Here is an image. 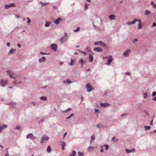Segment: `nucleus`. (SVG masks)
<instances>
[{"instance_id":"60","label":"nucleus","mask_w":156,"mask_h":156,"mask_svg":"<svg viewBox=\"0 0 156 156\" xmlns=\"http://www.w3.org/2000/svg\"><path fill=\"white\" fill-rule=\"evenodd\" d=\"M67 134V132H66L64 134V135H63L64 138H65Z\"/></svg>"},{"instance_id":"18","label":"nucleus","mask_w":156,"mask_h":156,"mask_svg":"<svg viewBox=\"0 0 156 156\" xmlns=\"http://www.w3.org/2000/svg\"><path fill=\"white\" fill-rule=\"evenodd\" d=\"M86 61H84L82 58H81L79 60L78 63H80L81 65H83L85 63Z\"/></svg>"},{"instance_id":"20","label":"nucleus","mask_w":156,"mask_h":156,"mask_svg":"<svg viewBox=\"0 0 156 156\" xmlns=\"http://www.w3.org/2000/svg\"><path fill=\"white\" fill-rule=\"evenodd\" d=\"M89 58L90 59V62H92L93 61V57L92 55L90 54L89 55Z\"/></svg>"},{"instance_id":"39","label":"nucleus","mask_w":156,"mask_h":156,"mask_svg":"<svg viewBox=\"0 0 156 156\" xmlns=\"http://www.w3.org/2000/svg\"><path fill=\"white\" fill-rule=\"evenodd\" d=\"M1 126L2 127V129L4 128H5L7 127V126L6 124H3Z\"/></svg>"},{"instance_id":"7","label":"nucleus","mask_w":156,"mask_h":156,"mask_svg":"<svg viewBox=\"0 0 156 156\" xmlns=\"http://www.w3.org/2000/svg\"><path fill=\"white\" fill-rule=\"evenodd\" d=\"M130 52V50L127 49L123 52V55L125 57H127L129 53Z\"/></svg>"},{"instance_id":"55","label":"nucleus","mask_w":156,"mask_h":156,"mask_svg":"<svg viewBox=\"0 0 156 156\" xmlns=\"http://www.w3.org/2000/svg\"><path fill=\"white\" fill-rule=\"evenodd\" d=\"M67 34L66 33H65L64 35L62 37H63L64 38H65L66 39V37H67Z\"/></svg>"},{"instance_id":"41","label":"nucleus","mask_w":156,"mask_h":156,"mask_svg":"<svg viewBox=\"0 0 156 156\" xmlns=\"http://www.w3.org/2000/svg\"><path fill=\"white\" fill-rule=\"evenodd\" d=\"M40 54L42 55H48L49 54V53H47L45 52H40Z\"/></svg>"},{"instance_id":"57","label":"nucleus","mask_w":156,"mask_h":156,"mask_svg":"<svg viewBox=\"0 0 156 156\" xmlns=\"http://www.w3.org/2000/svg\"><path fill=\"white\" fill-rule=\"evenodd\" d=\"M125 74L128 75V76H129L130 75V73L129 72H126L125 73Z\"/></svg>"},{"instance_id":"59","label":"nucleus","mask_w":156,"mask_h":156,"mask_svg":"<svg viewBox=\"0 0 156 156\" xmlns=\"http://www.w3.org/2000/svg\"><path fill=\"white\" fill-rule=\"evenodd\" d=\"M144 112H145L146 114H147L148 116L149 115V113L147 112L146 110H144Z\"/></svg>"},{"instance_id":"10","label":"nucleus","mask_w":156,"mask_h":156,"mask_svg":"<svg viewBox=\"0 0 156 156\" xmlns=\"http://www.w3.org/2000/svg\"><path fill=\"white\" fill-rule=\"evenodd\" d=\"M138 20L137 19H135L133 20L132 21H129V22H127L126 23V24L128 25H131L134 24Z\"/></svg>"},{"instance_id":"2","label":"nucleus","mask_w":156,"mask_h":156,"mask_svg":"<svg viewBox=\"0 0 156 156\" xmlns=\"http://www.w3.org/2000/svg\"><path fill=\"white\" fill-rule=\"evenodd\" d=\"M26 138L27 139H30L31 140H33L35 139V136L32 133H30L27 135Z\"/></svg>"},{"instance_id":"62","label":"nucleus","mask_w":156,"mask_h":156,"mask_svg":"<svg viewBox=\"0 0 156 156\" xmlns=\"http://www.w3.org/2000/svg\"><path fill=\"white\" fill-rule=\"evenodd\" d=\"M152 100L153 101H156V96L153 98Z\"/></svg>"},{"instance_id":"11","label":"nucleus","mask_w":156,"mask_h":156,"mask_svg":"<svg viewBox=\"0 0 156 156\" xmlns=\"http://www.w3.org/2000/svg\"><path fill=\"white\" fill-rule=\"evenodd\" d=\"M62 20V19L60 17H58L54 21V23L56 25H58L60 21Z\"/></svg>"},{"instance_id":"6","label":"nucleus","mask_w":156,"mask_h":156,"mask_svg":"<svg viewBox=\"0 0 156 156\" xmlns=\"http://www.w3.org/2000/svg\"><path fill=\"white\" fill-rule=\"evenodd\" d=\"M112 60L113 58H112V56H110V58L108 59L107 63H105V64L108 66L110 65L111 64V63L112 62Z\"/></svg>"},{"instance_id":"5","label":"nucleus","mask_w":156,"mask_h":156,"mask_svg":"<svg viewBox=\"0 0 156 156\" xmlns=\"http://www.w3.org/2000/svg\"><path fill=\"white\" fill-rule=\"evenodd\" d=\"M51 48L54 51H55L58 48V46L56 44H53L51 45Z\"/></svg>"},{"instance_id":"31","label":"nucleus","mask_w":156,"mask_h":156,"mask_svg":"<svg viewBox=\"0 0 156 156\" xmlns=\"http://www.w3.org/2000/svg\"><path fill=\"white\" fill-rule=\"evenodd\" d=\"M47 151L48 152H50L51 151V147L50 146H48L47 149Z\"/></svg>"},{"instance_id":"23","label":"nucleus","mask_w":156,"mask_h":156,"mask_svg":"<svg viewBox=\"0 0 156 156\" xmlns=\"http://www.w3.org/2000/svg\"><path fill=\"white\" fill-rule=\"evenodd\" d=\"M66 40V39L63 37H62L60 39V41L61 43H63Z\"/></svg>"},{"instance_id":"14","label":"nucleus","mask_w":156,"mask_h":156,"mask_svg":"<svg viewBox=\"0 0 156 156\" xmlns=\"http://www.w3.org/2000/svg\"><path fill=\"white\" fill-rule=\"evenodd\" d=\"M100 46L104 48L107 47V45L102 41L101 42Z\"/></svg>"},{"instance_id":"16","label":"nucleus","mask_w":156,"mask_h":156,"mask_svg":"<svg viewBox=\"0 0 156 156\" xmlns=\"http://www.w3.org/2000/svg\"><path fill=\"white\" fill-rule=\"evenodd\" d=\"M46 59L45 57L44 56L41 59L39 60V62L40 63H41L42 62H44Z\"/></svg>"},{"instance_id":"52","label":"nucleus","mask_w":156,"mask_h":156,"mask_svg":"<svg viewBox=\"0 0 156 156\" xmlns=\"http://www.w3.org/2000/svg\"><path fill=\"white\" fill-rule=\"evenodd\" d=\"M95 139V137L93 136H92L91 137L90 140L93 141Z\"/></svg>"},{"instance_id":"3","label":"nucleus","mask_w":156,"mask_h":156,"mask_svg":"<svg viewBox=\"0 0 156 156\" xmlns=\"http://www.w3.org/2000/svg\"><path fill=\"white\" fill-rule=\"evenodd\" d=\"M8 83L6 80L2 79L1 80L0 83L2 87H5Z\"/></svg>"},{"instance_id":"28","label":"nucleus","mask_w":156,"mask_h":156,"mask_svg":"<svg viewBox=\"0 0 156 156\" xmlns=\"http://www.w3.org/2000/svg\"><path fill=\"white\" fill-rule=\"evenodd\" d=\"M40 3L41 4V5L42 7L44 6L45 5H46L47 4H49V3H44L42 2H40Z\"/></svg>"},{"instance_id":"44","label":"nucleus","mask_w":156,"mask_h":156,"mask_svg":"<svg viewBox=\"0 0 156 156\" xmlns=\"http://www.w3.org/2000/svg\"><path fill=\"white\" fill-rule=\"evenodd\" d=\"M21 128V127L20 126H16V129L17 130H20Z\"/></svg>"},{"instance_id":"58","label":"nucleus","mask_w":156,"mask_h":156,"mask_svg":"<svg viewBox=\"0 0 156 156\" xmlns=\"http://www.w3.org/2000/svg\"><path fill=\"white\" fill-rule=\"evenodd\" d=\"M137 41L138 40L136 38H135L133 40V43H135V42Z\"/></svg>"},{"instance_id":"24","label":"nucleus","mask_w":156,"mask_h":156,"mask_svg":"<svg viewBox=\"0 0 156 156\" xmlns=\"http://www.w3.org/2000/svg\"><path fill=\"white\" fill-rule=\"evenodd\" d=\"M144 128L146 130H149L151 128V126H144Z\"/></svg>"},{"instance_id":"38","label":"nucleus","mask_w":156,"mask_h":156,"mask_svg":"<svg viewBox=\"0 0 156 156\" xmlns=\"http://www.w3.org/2000/svg\"><path fill=\"white\" fill-rule=\"evenodd\" d=\"M138 28L139 29H141L142 28V27L141 24H139L138 26Z\"/></svg>"},{"instance_id":"56","label":"nucleus","mask_w":156,"mask_h":156,"mask_svg":"<svg viewBox=\"0 0 156 156\" xmlns=\"http://www.w3.org/2000/svg\"><path fill=\"white\" fill-rule=\"evenodd\" d=\"M8 149V148H7V150ZM5 156H9V152L8 151H7L6 154L5 155Z\"/></svg>"},{"instance_id":"40","label":"nucleus","mask_w":156,"mask_h":156,"mask_svg":"<svg viewBox=\"0 0 156 156\" xmlns=\"http://www.w3.org/2000/svg\"><path fill=\"white\" fill-rule=\"evenodd\" d=\"M78 154L79 156H83V153L80 152H78Z\"/></svg>"},{"instance_id":"26","label":"nucleus","mask_w":156,"mask_h":156,"mask_svg":"<svg viewBox=\"0 0 156 156\" xmlns=\"http://www.w3.org/2000/svg\"><path fill=\"white\" fill-rule=\"evenodd\" d=\"M150 12H151L147 10L145 11V14L146 15H148V14H149L150 13Z\"/></svg>"},{"instance_id":"49","label":"nucleus","mask_w":156,"mask_h":156,"mask_svg":"<svg viewBox=\"0 0 156 156\" xmlns=\"http://www.w3.org/2000/svg\"><path fill=\"white\" fill-rule=\"evenodd\" d=\"M27 23L29 24L31 20L28 17H27Z\"/></svg>"},{"instance_id":"13","label":"nucleus","mask_w":156,"mask_h":156,"mask_svg":"<svg viewBox=\"0 0 156 156\" xmlns=\"http://www.w3.org/2000/svg\"><path fill=\"white\" fill-rule=\"evenodd\" d=\"M6 72L8 74L10 78H11L13 74V72L12 71H10L9 70H7L6 71Z\"/></svg>"},{"instance_id":"63","label":"nucleus","mask_w":156,"mask_h":156,"mask_svg":"<svg viewBox=\"0 0 156 156\" xmlns=\"http://www.w3.org/2000/svg\"><path fill=\"white\" fill-rule=\"evenodd\" d=\"M6 45L8 47H9L10 46V43H9V42H8L6 44Z\"/></svg>"},{"instance_id":"53","label":"nucleus","mask_w":156,"mask_h":156,"mask_svg":"<svg viewBox=\"0 0 156 156\" xmlns=\"http://www.w3.org/2000/svg\"><path fill=\"white\" fill-rule=\"evenodd\" d=\"M153 119H152L150 122V124L152 126L153 125Z\"/></svg>"},{"instance_id":"48","label":"nucleus","mask_w":156,"mask_h":156,"mask_svg":"<svg viewBox=\"0 0 156 156\" xmlns=\"http://www.w3.org/2000/svg\"><path fill=\"white\" fill-rule=\"evenodd\" d=\"M11 7H14L16 6V5L13 3H12L10 4Z\"/></svg>"},{"instance_id":"9","label":"nucleus","mask_w":156,"mask_h":156,"mask_svg":"<svg viewBox=\"0 0 156 156\" xmlns=\"http://www.w3.org/2000/svg\"><path fill=\"white\" fill-rule=\"evenodd\" d=\"M126 151L128 153H129L131 152H134L135 151V150L134 148H132L131 149H127L126 150Z\"/></svg>"},{"instance_id":"1","label":"nucleus","mask_w":156,"mask_h":156,"mask_svg":"<svg viewBox=\"0 0 156 156\" xmlns=\"http://www.w3.org/2000/svg\"><path fill=\"white\" fill-rule=\"evenodd\" d=\"M86 88L87 89V91L88 92L91 91L93 89L92 86L90 85L89 83H88L86 84Z\"/></svg>"},{"instance_id":"42","label":"nucleus","mask_w":156,"mask_h":156,"mask_svg":"<svg viewBox=\"0 0 156 156\" xmlns=\"http://www.w3.org/2000/svg\"><path fill=\"white\" fill-rule=\"evenodd\" d=\"M66 82L68 83H72V82L69 79H67Z\"/></svg>"},{"instance_id":"33","label":"nucleus","mask_w":156,"mask_h":156,"mask_svg":"<svg viewBox=\"0 0 156 156\" xmlns=\"http://www.w3.org/2000/svg\"><path fill=\"white\" fill-rule=\"evenodd\" d=\"M61 145L62 146H63V147H65L66 146V143L65 142L62 141L61 142Z\"/></svg>"},{"instance_id":"37","label":"nucleus","mask_w":156,"mask_h":156,"mask_svg":"<svg viewBox=\"0 0 156 156\" xmlns=\"http://www.w3.org/2000/svg\"><path fill=\"white\" fill-rule=\"evenodd\" d=\"M103 126L101 124L99 123L97 125V127L98 128H100Z\"/></svg>"},{"instance_id":"43","label":"nucleus","mask_w":156,"mask_h":156,"mask_svg":"<svg viewBox=\"0 0 156 156\" xmlns=\"http://www.w3.org/2000/svg\"><path fill=\"white\" fill-rule=\"evenodd\" d=\"M104 146L105 147L106 150H108V149L109 148V146H108V145L107 144H105L104 145Z\"/></svg>"},{"instance_id":"8","label":"nucleus","mask_w":156,"mask_h":156,"mask_svg":"<svg viewBox=\"0 0 156 156\" xmlns=\"http://www.w3.org/2000/svg\"><path fill=\"white\" fill-rule=\"evenodd\" d=\"M100 105L102 107H106L109 106L110 105V104L107 103H101Z\"/></svg>"},{"instance_id":"54","label":"nucleus","mask_w":156,"mask_h":156,"mask_svg":"<svg viewBox=\"0 0 156 156\" xmlns=\"http://www.w3.org/2000/svg\"><path fill=\"white\" fill-rule=\"evenodd\" d=\"M67 34L66 33H65L64 35L62 37H63L64 38H65L66 39V37H67Z\"/></svg>"},{"instance_id":"15","label":"nucleus","mask_w":156,"mask_h":156,"mask_svg":"<svg viewBox=\"0 0 156 156\" xmlns=\"http://www.w3.org/2000/svg\"><path fill=\"white\" fill-rule=\"evenodd\" d=\"M9 105H12L14 108H16V104L14 102H10L9 104Z\"/></svg>"},{"instance_id":"64","label":"nucleus","mask_w":156,"mask_h":156,"mask_svg":"<svg viewBox=\"0 0 156 156\" xmlns=\"http://www.w3.org/2000/svg\"><path fill=\"white\" fill-rule=\"evenodd\" d=\"M155 132L156 133V130H155L152 132H150V133H155Z\"/></svg>"},{"instance_id":"29","label":"nucleus","mask_w":156,"mask_h":156,"mask_svg":"<svg viewBox=\"0 0 156 156\" xmlns=\"http://www.w3.org/2000/svg\"><path fill=\"white\" fill-rule=\"evenodd\" d=\"M151 4L152 5V6L155 8V9H156V4H154V2L152 1L151 2Z\"/></svg>"},{"instance_id":"61","label":"nucleus","mask_w":156,"mask_h":156,"mask_svg":"<svg viewBox=\"0 0 156 156\" xmlns=\"http://www.w3.org/2000/svg\"><path fill=\"white\" fill-rule=\"evenodd\" d=\"M17 46L18 47L20 48L21 47V45L20 44H17Z\"/></svg>"},{"instance_id":"47","label":"nucleus","mask_w":156,"mask_h":156,"mask_svg":"<svg viewBox=\"0 0 156 156\" xmlns=\"http://www.w3.org/2000/svg\"><path fill=\"white\" fill-rule=\"evenodd\" d=\"M88 150L91 149L93 150L94 149V147L92 146H89L88 148Z\"/></svg>"},{"instance_id":"17","label":"nucleus","mask_w":156,"mask_h":156,"mask_svg":"<svg viewBox=\"0 0 156 156\" xmlns=\"http://www.w3.org/2000/svg\"><path fill=\"white\" fill-rule=\"evenodd\" d=\"M115 16L114 15H112L109 16V17L111 20H114L115 19Z\"/></svg>"},{"instance_id":"19","label":"nucleus","mask_w":156,"mask_h":156,"mask_svg":"<svg viewBox=\"0 0 156 156\" xmlns=\"http://www.w3.org/2000/svg\"><path fill=\"white\" fill-rule=\"evenodd\" d=\"M16 49H11L9 51L8 54H12V53H13L15 52L16 51Z\"/></svg>"},{"instance_id":"12","label":"nucleus","mask_w":156,"mask_h":156,"mask_svg":"<svg viewBox=\"0 0 156 156\" xmlns=\"http://www.w3.org/2000/svg\"><path fill=\"white\" fill-rule=\"evenodd\" d=\"M94 50L98 52H101L103 51L102 49L99 47H96L94 49Z\"/></svg>"},{"instance_id":"46","label":"nucleus","mask_w":156,"mask_h":156,"mask_svg":"<svg viewBox=\"0 0 156 156\" xmlns=\"http://www.w3.org/2000/svg\"><path fill=\"white\" fill-rule=\"evenodd\" d=\"M72 109L71 108H69L68 109L66 110L65 111H64V112H68L70 110H71Z\"/></svg>"},{"instance_id":"32","label":"nucleus","mask_w":156,"mask_h":156,"mask_svg":"<svg viewBox=\"0 0 156 156\" xmlns=\"http://www.w3.org/2000/svg\"><path fill=\"white\" fill-rule=\"evenodd\" d=\"M11 7V6L10 4H6L5 5V8L6 9H7L8 8Z\"/></svg>"},{"instance_id":"36","label":"nucleus","mask_w":156,"mask_h":156,"mask_svg":"<svg viewBox=\"0 0 156 156\" xmlns=\"http://www.w3.org/2000/svg\"><path fill=\"white\" fill-rule=\"evenodd\" d=\"M80 27H77V28L76 29L74 30V31L75 32H78V31H80Z\"/></svg>"},{"instance_id":"21","label":"nucleus","mask_w":156,"mask_h":156,"mask_svg":"<svg viewBox=\"0 0 156 156\" xmlns=\"http://www.w3.org/2000/svg\"><path fill=\"white\" fill-rule=\"evenodd\" d=\"M75 60H73L72 58L71 59V62H70L69 63V65L72 66L73 65V63L75 62Z\"/></svg>"},{"instance_id":"34","label":"nucleus","mask_w":156,"mask_h":156,"mask_svg":"<svg viewBox=\"0 0 156 156\" xmlns=\"http://www.w3.org/2000/svg\"><path fill=\"white\" fill-rule=\"evenodd\" d=\"M101 41H97L94 42V44L95 45H100Z\"/></svg>"},{"instance_id":"22","label":"nucleus","mask_w":156,"mask_h":156,"mask_svg":"<svg viewBox=\"0 0 156 156\" xmlns=\"http://www.w3.org/2000/svg\"><path fill=\"white\" fill-rule=\"evenodd\" d=\"M51 23V22H49V21L46 22L45 24V27H48Z\"/></svg>"},{"instance_id":"51","label":"nucleus","mask_w":156,"mask_h":156,"mask_svg":"<svg viewBox=\"0 0 156 156\" xmlns=\"http://www.w3.org/2000/svg\"><path fill=\"white\" fill-rule=\"evenodd\" d=\"M156 26V23L155 22H154L151 26L152 27H153Z\"/></svg>"},{"instance_id":"50","label":"nucleus","mask_w":156,"mask_h":156,"mask_svg":"<svg viewBox=\"0 0 156 156\" xmlns=\"http://www.w3.org/2000/svg\"><path fill=\"white\" fill-rule=\"evenodd\" d=\"M155 95H156V91L153 92L152 94V96L154 97Z\"/></svg>"},{"instance_id":"45","label":"nucleus","mask_w":156,"mask_h":156,"mask_svg":"<svg viewBox=\"0 0 156 156\" xmlns=\"http://www.w3.org/2000/svg\"><path fill=\"white\" fill-rule=\"evenodd\" d=\"M144 98H146L147 97V93H144Z\"/></svg>"},{"instance_id":"35","label":"nucleus","mask_w":156,"mask_h":156,"mask_svg":"<svg viewBox=\"0 0 156 156\" xmlns=\"http://www.w3.org/2000/svg\"><path fill=\"white\" fill-rule=\"evenodd\" d=\"M88 4H85L84 6L85 8H84V9L85 10H87L88 9Z\"/></svg>"},{"instance_id":"27","label":"nucleus","mask_w":156,"mask_h":156,"mask_svg":"<svg viewBox=\"0 0 156 156\" xmlns=\"http://www.w3.org/2000/svg\"><path fill=\"white\" fill-rule=\"evenodd\" d=\"M40 99L41 100L46 101L47 100V97H46L42 96V97H41Z\"/></svg>"},{"instance_id":"4","label":"nucleus","mask_w":156,"mask_h":156,"mask_svg":"<svg viewBox=\"0 0 156 156\" xmlns=\"http://www.w3.org/2000/svg\"><path fill=\"white\" fill-rule=\"evenodd\" d=\"M49 139L48 137L47 136H44L41 138V143L43 144L45 140H48Z\"/></svg>"},{"instance_id":"25","label":"nucleus","mask_w":156,"mask_h":156,"mask_svg":"<svg viewBox=\"0 0 156 156\" xmlns=\"http://www.w3.org/2000/svg\"><path fill=\"white\" fill-rule=\"evenodd\" d=\"M76 154V152L75 151H73L72 152V154L69 155V156H75Z\"/></svg>"},{"instance_id":"30","label":"nucleus","mask_w":156,"mask_h":156,"mask_svg":"<svg viewBox=\"0 0 156 156\" xmlns=\"http://www.w3.org/2000/svg\"><path fill=\"white\" fill-rule=\"evenodd\" d=\"M20 82V81L19 82H17L16 80H15L13 82V83L14 84L17 85L19 84Z\"/></svg>"}]
</instances>
